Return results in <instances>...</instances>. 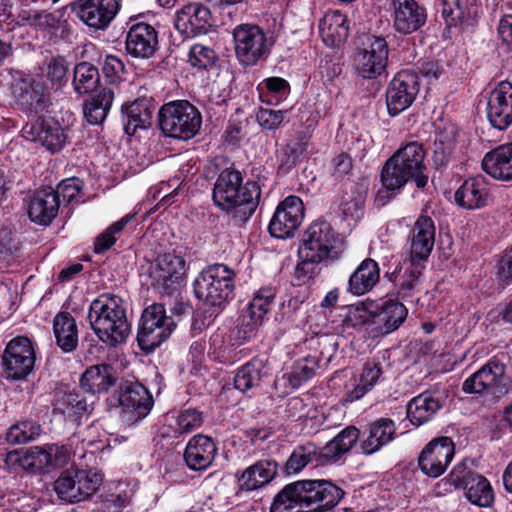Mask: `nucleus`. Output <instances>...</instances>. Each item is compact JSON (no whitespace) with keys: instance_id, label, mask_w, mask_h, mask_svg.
Listing matches in <instances>:
<instances>
[{"instance_id":"obj_1","label":"nucleus","mask_w":512,"mask_h":512,"mask_svg":"<svg viewBox=\"0 0 512 512\" xmlns=\"http://www.w3.org/2000/svg\"><path fill=\"white\" fill-rule=\"evenodd\" d=\"M343 494L341 488L327 480H299L275 496L270 512H327Z\"/></svg>"},{"instance_id":"obj_2","label":"nucleus","mask_w":512,"mask_h":512,"mask_svg":"<svg viewBox=\"0 0 512 512\" xmlns=\"http://www.w3.org/2000/svg\"><path fill=\"white\" fill-rule=\"evenodd\" d=\"M241 172L235 169H224L218 176L214 189L215 205L232 214L239 222L248 220L255 212L261 190L256 182L242 184Z\"/></svg>"},{"instance_id":"obj_3","label":"nucleus","mask_w":512,"mask_h":512,"mask_svg":"<svg viewBox=\"0 0 512 512\" xmlns=\"http://www.w3.org/2000/svg\"><path fill=\"white\" fill-rule=\"evenodd\" d=\"M425 156L422 144L416 141L399 148L381 170L382 186L392 193L400 191L408 182L424 188L428 183Z\"/></svg>"},{"instance_id":"obj_4","label":"nucleus","mask_w":512,"mask_h":512,"mask_svg":"<svg viewBox=\"0 0 512 512\" xmlns=\"http://www.w3.org/2000/svg\"><path fill=\"white\" fill-rule=\"evenodd\" d=\"M88 317L98 338L107 345L123 343L130 334L126 310L118 296L100 295L91 303Z\"/></svg>"},{"instance_id":"obj_5","label":"nucleus","mask_w":512,"mask_h":512,"mask_svg":"<svg viewBox=\"0 0 512 512\" xmlns=\"http://www.w3.org/2000/svg\"><path fill=\"white\" fill-rule=\"evenodd\" d=\"M158 122L164 135L188 140L199 132L202 117L198 109L187 100H176L159 109Z\"/></svg>"},{"instance_id":"obj_6","label":"nucleus","mask_w":512,"mask_h":512,"mask_svg":"<svg viewBox=\"0 0 512 512\" xmlns=\"http://www.w3.org/2000/svg\"><path fill=\"white\" fill-rule=\"evenodd\" d=\"M235 55L243 66L265 60L275 44L274 37L255 24H239L233 29Z\"/></svg>"},{"instance_id":"obj_7","label":"nucleus","mask_w":512,"mask_h":512,"mask_svg":"<svg viewBox=\"0 0 512 512\" xmlns=\"http://www.w3.org/2000/svg\"><path fill=\"white\" fill-rule=\"evenodd\" d=\"M234 277V271L228 266L210 265L194 280V294L208 305L220 307L234 290Z\"/></svg>"},{"instance_id":"obj_8","label":"nucleus","mask_w":512,"mask_h":512,"mask_svg":"<svg viewBox=\"0 0 512 512\" xmlns=\"http://www.w3.org/2000/svg\"><path fill=\"white\" fill-rule=\"evenodd\" d=\"M103 475L91 469L70 468L62 471L54 482L59 499L77 503L89 499L100 488Z\"/></svg>"},{"instance_id":"obj_9","label":"nucleus","mask_w":512,"mask_h":512,"mask_svg":"<svg viewBox=\"0 0 512 512\" xmlns=\"http://www.w3.org/2000/svg\"><path fill=\"white\" fill-rule=\"evenodd\" d=\"M176 324L166 315L163 304L154 303L146 307L139 324L137 341L141 350L152 352L172 333Z\"/></svg>"},{"instance_id":"obj_10","label":"nucleus","mask_w":512,"mask_h":512,"mask_svg":"<svg viewBox=\"0 0 512 512\" xmlns=\"http://www.w3.org/2000/svg\"><path fill=\"white\" fill-rule=\"evenodd\" d=\"M511 389L512 381L506 374V365L496 358L490 359L462 384L465 393L495 397L506 395Z\"/></svg>"},{"instance_id":"obj_11","label":"nucleus","mask_w":512,"mask_h":512,"mask_svg":"<svg viewBox=\"0 0 512 512\" xmlns=\"http://www.w3.org/2000/svg\"><path fill=\"white\" fill-rule=\"evenodd\" d=\"M120 8V0H75L70 3L71 12L93 32L105 31Z\"/></svg>"},{"instance_id":"obj_12","label":"nucleus","mask_w":512,"mask_h":512,"mask_svg":"<svg viewBox=\"0 0 512 512\" xmlns=\"http://www.w3.org/2000/svg\"><path fill=\"white\" fill-rule=\"evenodd\" d=\"M185 273L184 258L173 253H165L151 265L149 276L154 289L161 294L172 295L180 288Z\"/></svg>"},{"instance_id":"obj_13","label":"nucleus","mask_w":512,"mask_h":512,"mask_svg":"<svg viewBox=\"0 0 512 512\" xmlns=\"http://www.w3.org/2000/svg\"><path fill=\"white\" fill-rule=\"evenodd\" d=\"M339 238L325 220L313 222L306 230L299 251L306 259L323 262L335 252Z\"/></svg>"},{"instance_id":"obj_14","label":"nucleus","mask_w":512,"mask_h":512,"mask_svg":"<svg viewBox=\"0 0 512 512\" xmlns=\"http://www.w3.org/2000/svg\"><path fill=\"white\" fill-rule=\"evenodd\" d=\"M118 402L120 418L127 425H134L144 419L153 407L150 392L138 382L121 384Z\"/></svg>"},{"instance_id":"obj_15","label":"nucleus","mask_w":512,"mask_h":512,"mask_svg":"<svg viewBox=\"0 0 512 512\" xmlns=\"http://www.w3.org/2000/svg\"><path fill=\"white\" fill-rule=\"evenodd\" d=\"M34 364L35 353L28 338L16 337L9 341L2 355L3 371L8 379L26 378Z\"/></svg>"},{"instance_id":"obj_16","label":"nucleus","mask_w":512,"mask_h":512,"mask_svg":"<svg viewBox=\"0 0 512 512\" xmlns=\"http://www.w3.org/2000/svg\"><path fill=\"white\" fill-rule=\"evenodd\" d=\"M418 92V74L410 69L398 72L386 91V104L390 115H398L407 109L415 100Z\"/></svg>"},{"instance_id":"obj_17","label":"nucleus","mask_w":512,"mask_h":512,"mask_svg":"<svg viewBox=\"0 0 512 512\" xmlns=\"http://www.w3.org/2000/svg\"><path fill=\"white\" fill-rule=\"evenodd\" d=\"M304 204L300 197L290 195L280 202L269 223L270 234L279 239L292 237L304 219Z\"/></svg>"},{"instance_id":"obj_18","label":"nucleus","mask_w":512,"mask_h":512,"mask_svg":"<svg viewBox=\"0 0 512 512\" xmlns=\"http://www.w3.org/2000/svg\"><path fill=\"white\" fill-rule=\"evenodd\" d=\"M455 454V446L450 437L442 436L430 441L418 457V465L422 473L431 478L441 476L451 463Z\"/></svg>"},{"instance_id":"obj_19","label":"nucleus","mask_w":512,"mask_h":512,"mask_svg":"<svg viewBox=\"0 0 512 512\" xmlns=\"http://www.w3.org/2000/svg\"><path fill=\"white\" fill-rule=\"evenodd\" d=\"M389 49L385 38L368 36L365 48L355 57L358 73L366 79L381 76L386 69Z\"/></svg>"},{"instance_id":"obj_20","label":"nucleus","mask_w":512,"mask_h":512,"mask_svg":"<svg viewBox=\"0 0 512 512\" xmlns=\"http://www.w3.org/2000/svg\"><path fill=\"white\" fill-rule=\"evenodd\" d=\"M486 118L489 124L499 131L512 124V84L501 81L493 88L486 101Z\"/></svg>"},{"instance_id":"obj_21","label":"nucleus","mask_w":512,"mask_h":512,"mask_svg":"<svg viewBox=\"0 0 512 512\" xmlns=\"http://www.w3.org/2000/svg\"><path fill=\"white\" fill-rule=\"evenodd\" d=\"M211 25L210 9L199 2L188 3L175 13L174 27L187 38L207 33Z\"/></svg>"},{"instance_id":"obj_22","label":"nucleus","mask_w":512,"mask_h":512,"mask_svg":"<svg viewBox=\"0 0 512 512\" xmlns=\"http://www.w3.org/2000/svg\"><path fill=\"white\" fill-rule=\"evenodd\" d=\"M22 133L27 140L39 142L51 152L61 150L67 139L64 129L52 118L38 117L27 123Z\"/></svg>"},{"instance_id":"obj_23","label":"nucleus","mask_w":512,"mask_h":512,"mask_svg":"<svg viewBox=\"0 0 512 512\" xmlns=\"http://www.w3.org/2000/svg\"><path fill=\"white\" fill-rule=\"evenodd\" d=\"M435 232L432 218L418 217L409 235V260L425 264L434 247Z\"/></svg>"},{"instance_id":"obj_24","label":"nucleus","mask_w":512,"mask_h":512,"mask_svg":"<svg viewBox=\"0 0 512 512\" xmlns=\"http://www.w3.org/2000/svg\"><path fill=\"white\" fill-rule=\"evenodd\" d=\"M126 51L135 58L152 57L158 46V34L155 28L147 23L133 24L126 35Z\"/></svg>"},{"instance_id":"obj_25","label":"nucleus","mask_w":512,"mask_h":512,"mask_svg":"<svg viewBox=\"0 0 512 512\" xmlns=\"http://www.w3.org/2000/svg\"><path fill=\"white\" fill-rule=\"evenodd\" d=\"M217 447L211 437L203 434L194 435L184 450V460L190 470H207L215 460Z\"/></svg>"},{"instance_id":"obj_26","label":"nucleus","mask_w":512,"mask_h":512,"mask_svg":"<svg viewBox=\"0 0 512 512\" xmlns=\"http://www.w3.org/2000/svg\"><path fill=\"white\" fill-rule=\"evenodd\" d=\"M391 5L393 27L398 33L411 34L425 24V10L415 0H392Z\"/></svg>"},{"instance_id":"obj_27","label":"nucleus","mask_w":512,"mask_h":512,"mask_svg":"<svg viewBox=\"0 0 512 512\" xmlns=\"http://www.w3.org/2000/svg\"><path fill=\"white\" fill-rule=\"evenodd\" d=\"M59 203L52 188L35 191L28 201V216L36 224L47 226L57 216Z\"/></svg>"},{"instance_id":"obj_28","label":"nucleus","mask_w":512,"mask_h":512,"mask_svg":"<svg viewBox=\"0 0 512 512\" xmlns=\"http://www.w3.org/2000/svg\"><path fill=\"white\" fill-rule=\"evenodd\" d=\"M396 434V426L389 418H379L370 423L363 433L360 448L365 455L378 452L383 446L390 443Z\"/></svg>"},{"instance_id":"obj_29","label":"nucleus","mask_w":512,"mask_h":512,"mask_svg":"<svg viewBox=\"0 0 512 512\" xmlns=\"http://www.w3.org/2000/svg\"><path fill=\"white\" fill-rule=\"evenodd\" d=\"M443 404L438 392L424 391L408 402L407 417L413 425L420 426L432 420Z\"/></svg>"},{"instance_id":"obj_30","label":"nucleus","mask_w":512,"mask_h":512,"mask_svg":"<svg viewBox=\"0 0 512 512\" xmlns=\"http://www.w3.org/2000/svg\"><path fill=\"white\" fill-rule=\"evenodd\" d=\"M319 33L326 46H340L349 35L347 16L339 10L327 11L319 21Z\"/></svg>"},{"instance_id":"obj_31","label":"nucleus","mask_w":512,"mask_h":512,"mask_svg":"<svg viewBox=\"0 0 512 512\" xmlns=\"http://www.w3.org/2000/svg\"><path fill=\"white\" fill-rule=\"evenodd\" d=\"M278 468L275 460L261 459L242 472L238 478L239 486L246 491L262 488L275 478Z\"/></svg>"},{"instance_id":"obj_32","label":"nucleus","mask_w":512,"mask_h":512,"mask_svg":"<svg viewBox=\"0 0 512 512\" xmlns=\"http://www.w3.org/2000/svg\"><path fill=\"white\" fill-rule=\"evenodd\" d=\"M483 170L501 181L512 180V142L488 152L482 160Z\"/></svg>"},{"instance_id":"obj_33","label":"nucleus","mask_w":512,"mask_h":512,"mask_svg":"<svg viewBox=\"0 0 512 512\" xmlns=\"http://www.w3.org/2000/svg\"><path fill=\"white\" fill-rule=\"evenodd\" d=\"M155 105L148 99H136L123 107V126L125 133L133 135L138 129L151 126Z\"/></svg>"},{"instance_id":"obj_34","label":"nucleus","mask_w":512,"mask_h":512,"mask_svg":"<svg viewBox=\"0 0 512 512\" xmlns=\"http://www.w3.org/2000/svg\"><path fill=\"white\" fill-rule=\"evenodd\" d=\"M489 190L483 177L469 178L455 192V201L466 209H479L487 205Z\"/></svg>"},{"instance_id":"obj_35","label":"nucleus","mask_w":512,"mask_h":512,"mask_svg":"<svg viewBox=\"0 0 512 512\" xmlns=\"http://www.w3.org/2000/svg\"><path fill=\"white\" fill-rule=\"evenodd\" d=\"M116 382V371L110 364L93 365L86 369L80 379L82 389L92 394L105 393Z\"/></svg>"},{"instance_id":"obj_36","label":"nucleus","mask_w":512,"mask_h":512,"mask_svg":"<svg viewBox=\"0 0 512 512\" xmlns=\"http://www.w3.org/2000/svg\"><path fill=\"white\" fill-rule=\"evenodd\" d=\"M380 269L378 263L371 259H364L350 275L348 291L356 296L370 292L379 282Z\"/></svg>"},{"instance_id":"obj_37","label":"nucleus","mask_w":512,"mask_h":512,"mask_svg":"<svg viewBox=\"0 0 512 512\" xmlns=\"http://www.w3.org/2000/svg\"><path fill=\"white\" fill-rule=\"evenodd\" d=\"M268 377V369L263 363L252 360L238 369L234 376V386L242 393H255Z\"/></svg>"},{"instance_id":"obj_38","label":"nucleus","mask_w":512,"mask_h":512,"mask_svg":"<svg viewBox=\"0 0 512 512\" xmlns=\"http://www.w3.org/2000/svg\"><path fill=\"white\" fill-rule=\"evenodd\" d=\"M56 344L64 353L74 351L78 346V328L69 312H59L53 320Z\"/></svg>"},{"instance_id":"obj_39","label":"nucleus","mask_w":512,"mask_h":512,"mask_svg":"<svg viewBox=\"0 0 512 512\" xmlns=\"http://www.w3.org/2000/svg\"><path fill=\"white\" fill-rule=\"evenodd\" d=\"M407 308L400 302L385 301L373 315V322L382 334H389L396 330L406 319Z\"/></svg>"},{"instance_id":"obj_40","label":"nucleus","mask_w":512,"mask_h":512,"mask_svg":"<svg viewBox=\"0 0 512 512\" xmlns=\"http://www.w3.org/2000/svg\"><path fill=\"white\" fill-rule=\"evenodd\" d=\"M424 268L425 264L411 260L405 264L404 271L395 277L398 297L408 301L419 291Z\"/></svg>"},{"instance_id":"obj_41","label":"nucleus","mask_w":512,"mask_h":512,"mask_svg":"<svg viewBox=\"0 0 512 512\" xmlns=\"http://www.w3.org/2000/svg\"><path fill=\"white\" fill-rule=\"evenodd\" d=\"M359 437L360 432L355 426L344 428L322 448V459L336 461L340 456L352 449L359 440Z\"/></svg>"},{"instance_id":"obj_42","label":"nucleus","mask_w":512,"mask_h":512,"mask_svg":"<svg viewBox=\"0 0 512 512\" xmlns=\"http://www.w3.org/2000/svg\"><path fill=\"white\" fill-rule=\"evenodd\" d=\"M322 459L321 450L312 442L297 445L286 460L283 472L294 475L302 471L308 464Z\"/></svg>"},{"instance_id":"obj_43","label":"nucleus","mask_w":512,"mask_h":512,"mask_svg":"<svg viewBox=\"0 0 512 512\" xmlns=\"http://www.w3.org/2000/svg\"><path fill=\"white\" fill-rule=\"evenodd\" d=\"M114 92L109 88L102 89L84 104V116L92 125L103 123L112 106Z\"/></svg>"},{"instance_id":"obj_44","label":"nucleus","mask_w":512,"mask_h":512,"mask_svg":"<svg viewBox=\"0 0 512 512\" xmlns=\"http://www.w3.org/2000/svg\"><path fill=\"white\" fill-rule=\"evenodd\" d=\"M473 13L472 0H442V16L449 27L469 24Z\"/></svg>"},{"instance_id":"obj_45","label":"nucleus","mask_w":512,"mask_h":512,"mask_svg":"<svg viewBox=\"0 0 512 512\" xmlns=\"http://www.w3.org/2000/svg\"><path fill=\"white\" fill-rule=\"evenodd\" d=\"M318 368V359L313 356H306L296 360L290 372L283 375L282 380L287 382L291 389H297L303 383L310 380L315 375Z\"/></svg>"},{"instance_id":"obj_46","label":"nucleus","mask_w":512,"mask_h":512,"mask_svg":"<svg viewBox=\"0 0 512 512\" xmlns=\"http://www.w3.org/2000/svg\"><path fill=\"white\" fill-rule=\"evenodd\" d=\"M264 318L259 314L245 308L237 320V326L231 331V337L234 336V342L231 346L241 345L244 341L255 337Z\"/></svg>"},{"instance_id":"obj_47","label":"nucleus","mask_w":512,"mask_h":512,"mask_svg":"<svg viewBox=\"0 0 512 512\" xmlns=\"http://www.w3.org/2000/svg\"><path fill=\"white\" fill-rule=\"evenodd\" d=\"M463 490L468 501L479 507H489L494 501L491 484L482 475L473 476Z\"/></svg>"},{"instance_id":"obj_48","label":"nucleus","mask_w":512,"mask_h":512,"mask_svg":"<svg viewBox=\"0 0 512 512\" xmlns=\"http://www.w3.org/2000/svg\"><path fill=\"white\" fill-rule=\"evenodd\" d=\"M100 83V74L94 65L88 62L78 63L74 68L73 86L78 94L93 92Z\"/></svg>"},{"instance_id":"obj_49","label":"nucleus","mask_w":512,"mask_h":512,"mask_svg":"<svg viewBox=\"0 0 512 512\" xmlns=\"http://www.w3.org/2000/svg\"><path fill=\"white\" fill-rule=\"evenodd\" d=\"M382 375V368L379 363L367 362L360 374L359 383L346 394V400L354 402L361 399L378 382Z\"/></svg>"},{"instance_id":"obj_50","label":"nucleus","mask_w":512,"mask_h":512,"mask_svg":"<svg viewBox=\"0 0 512 512\" xmlns=\"http://www.w3.org/2000/svg\"><path fill=\"white\" fill-rule=\"evenodd\" d=\"M87 403L78 393L65 391L57 394L54 410L68 419L76 420L87 410Z\"/></svg>"},{"instance_id":"obj_51","label":"nucleus","mask_w":512,"mask_h":512,"mask_svg":"<svg viewBox=\"0 0 512 512\" xmlns=\"http://www.w3.org/2000/svg\"><path fill=\"white\" fill-rule=\"evenodd\" d=\"M18 26H30L39 29L52 28L56 24V17L45 10L21 9L12 19Z\"/></svg>"},{"instance_id":"obj_52","label":"nucleus","mask_w":512,"mask_h":512,"mask_svg":"<svg viewBox=\"0 0 512 512\" xmlns=\"http://www.w3.org/2000/svg\"><path fill=\"white\" fill-rule=\"evenodd\" d=\"M42 433L41 425L32 420H26L12 425L7 434L6 439L10 444H25L38 438Z\"/></svg>"},{"instance_id":"obj_53","label":"nucleus","mask_w":512,"mask_h":512,"mask_svg":"<svg viewBox=\"0 0 512 512\" xmlns=\"http://www.w3.org/2000/svg\"><path fill=\"white\" fill-rule=\"evenodd\" d=\"M366 195L364 191L351 186L350 192H345L341 198L340 209L346 218L359 220L363 216Z\"/></svg>"},{"instance_id":"obj_54","label":"nucleus","mask_w":512,"mask_h":512,"mask_svg":"<svg viewBox=\"0 0 512 512\" xmlns=\"http://www.w3.org/2000/svg\"><path fill=\"white\" fill-rule=\"evenodd\" d=\"M18 103L23 109L37 115L45 109L47 99L38 85L25 83V88L18 97Z\"/></svg>"},{"instance_id":"obj_55","label":"nucleus","mask_w":512,"mask_h":512,"mask_svg":"<svg viewBox=\"0 0 512 512\" xmlns=\"http://www.w3.org/2000/svg\"><path fill=\"white\" fill-rule=\"evenodd\" d=\"M134 215H125L120 220L111 224L103 233H101L95 239L94 251L96 253H103L110 249V247L116 242V234L122 232L125 226L131 222Z\"/></svg>"},{"instance_id":"obj_56","label":"nucleus","mask_w":512,"mask_h":512,"mask_svg":"<svg viewBox=\"0 0 512 512\" xmlns=\"http://www.w3.org/2000/svg\"><path fill=\"white\" fill-rule=\"evenodd\" d=\"M276 297V288L272 286L262 287L254 294L252 301L247 308L259 314L264 318L265 315L271 310Z\"/></svg>"},{"instance_id":"obj_57","label":"nucleus","mask_w":512,"mask_h":512,"mask_svg":"<svg viewBox=\"0 0 512 512\" xmlns=\"http://www.w3.org/2000/svg\"><path fill=\"white\" fill-rule=\"evenodd\" d=\"M217 60L216 52L209 46L197 43L194 44L188 54V61L193 67L208 68Z\"/></svg>"},{"instance_id":"obj_58","label":"nucleus","mask_w":512,"mask_h":512,"mask_svg":"<svg viewBox=\"0 0 512 512\" xmlns=\"http://www.w3.org/2000/svg\"><path fill=\"white\" fill-rule=\"evenodd\" d=\"M299 263L296 265L293 273L292 282L294 285L301 286L308 283L317 274V266L320 261L306 259L302 252L298 250Z\"/></svg>"},{"instance_id":"obj_59","label":"nucleus","mask_w":512,"mask_h":512,"mask_svg":"<svg viewBox=\"0 0 512 512\" xmlns=\"http://www.w3.org/2000/svg\"><path fill=\"white\" fill-rule=\"evenodd\" d=\"M203 423V415L196 409H185L179 413L176 419L177 429L179 434L191 433L198 429Z\"/></svg>"},{"instance_id":"obj_60","label":"nucleus","mask_w":512,"mask_h":512,"mask_svg":"<svg viewBox=\"0 0 512 512\" xmlns=\"http://www.w3.org/2000/svg\"><path fill=\"white\" fill-rule=\"evenodd\" d=\"M454 139L451 136L439 133L435 140V150L433 154V161L436 166L446 165L454 150Z\"/></svg>"},{"instance_id":"obj_61","label":"nucleus","mask_w":512,"mask_h":512,"mask_svg":"<svg viewBox=\"0 0 512 512\" xmlns=\"http://www.w3.org/2000/svg\"><path fill=\"white\" fill-rule=\"evenodd\" d=\"M20 247L19 238L13 230L5 225L0 226V259L5 260L14 255Z\"/></svg>"},{"instance_id":"obj_62","label":"nucleus","mask_w":512,"mask_h":512,"mask_svg":"<svg viewBox=\"0 0 512 512\" xmlns=\"http://www.w3.org/2000/svg\"><path fill=\"white\" fill-rule=\"evenodd\" d=\"M352 169V157L346 152H341L331 161V175L337 181L349 179Z\"/></svg>"},{"instance_id":"obj_63","label":"nucleus","mask_w":512,"mask_h":512,"mask_svg":"<svg viewBox=\"0 0 512 512\" xmlns=\"http://www.w3.org/2000/svg\"><path fill=\"white\" fill-rule=\"evenodd\" d=\"M82 188V181L78 178H67L61 181L57 189L54 190L57 195V202L60 204L61 201L69 203L74 200L80 193Z\"/></svg>"},{"instance_id":"obj_64","label":"nucleus","mask_w":512,"mask_h":512,"mask_svg":"<svg viewBox=\"0 0 512 512\" xmlns=\"http://www.w3.org/2000/svg\"><path fill=\"white\" fill-rule=\"evenodd\" d=\"M495 269L500 282L507 285L512 283V245L499 255Z\"/></svg>"}]
</instances>
